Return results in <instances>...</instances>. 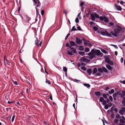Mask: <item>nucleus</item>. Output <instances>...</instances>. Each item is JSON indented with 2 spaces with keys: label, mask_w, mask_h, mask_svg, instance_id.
Listing matches in <instances>:
<instances>
[{
  "label": "nucleus",
  "mask_w": 125,
  "mask_h": 125,
  "mask_svg": "<svg viewBox=\"0 0 125 125\" xmlns=\"http://www.w3.org/2000/svg\"><path fill=\"white\" fill-rule=\"evenodd\" d=\"M124 112L123 111L120 110L119 112V113L121 115H123L124 114Z\"/></svg>",
  "instance_id": "72a5a7b5"
},
{
  "label": "nucleus",
  "mask_w": 125,
  "mask_h": 125,
  "mask_svg": "<svg viewBox=\"0 0 125 125\" xmlns=\"http://www.w3.org/2000/svg\"><path fill=\"white\" fill-rule=\"evenodd\" d=\"M94 30L95 31H96L98 29V28L94 26L93 28Z\"/></svg>",
  "instance_id": "79ce46f5"
},
{
  "label": "nucleus",
  "mask_w": 125,
  "mask_h": 125,
  "mask_svg": "<svg viewBox=\"0 0 125 125\" xmlns=\"http://www.w3.org/2000/svg\"><path fill=\"white\" fill-rule=\"evenodd\" d=\"M68 12V11L66 10H65L64 11V13L65 14V15H66L67 13Z\"/></svg>",
  "instance_id": "5fc2aeb1"
},
{
  "label": "nucleus",
  "mask_w": 125,
  "mask_h": 125,
  "mask_svg": "<svg viewBox=\"0 0 125 125\" xmlns=\"http://www.w3.org/2000/svg\"><path fill=\"white\" fill-rule=\"evenodd\" d=\"M88 55L89 56V58L90 59H92L95 57V55L94 53L93 52H89L88 54Z\"/></svg>",
  "instance_id": "39448f33"
},
{
  "label": "nucleus",
  "mask_w": 125,
  "mask_h": 125,
  "mask_svg": "<svg viewBox=\"0 0 125 125\" xmlns=\"http://www.w3.org/2000/svg\"><path fill=\"white\" fill-rule=\"evenodd\" d=\"M41 14L42 15H44V11L43 10H41Z\"/></svg>",
  "instance_id": "3c124183"
},
{
  "label": "nucleus",
  "mask_w": 125,
  "mask_h": 125,
  "mask_svg": "<svg viewBox=\"0 0 125 125\" xmlns=\"http://www.w3.org/2000/svg\"><path fill=\"white\" fill-rule=\"evenodd\" d=\"M94 14V15H95V18L96 17L97 18H99V15H98L96 13V14Z\"/></svg>",
  "instance_id": "c9c22d12"
},
{
  "label": "nucleus",
  "mask_w": 125,
  "mask_h": 125,
  "mask_svg": "<svg viewBox=\"0 0 125 125\" xmlns=\"http://www.w3.org/2000/svg\"><path fill=\"white\" fill-rule=\"evenodd\" d=\"M104 100V98L102 97H101L100 98L99 101L100 102H102Z\"/></svg>",
  "instance_id": "cd10ccee"
},
{
  "label": "nucleus",
  "mask_w": 125,
  "mask_h": 125,
  "mask_svg": "<svg viewBox=\"0 0 125 125\" xmlns=\"http://www.w3.org/2000/svg\"><path fill=\"white\" fill-rule=\"evenodd\" d=\"M87 73L89 75H90L92 73V70L90 69H89L87 70Z\"/></svg>",
  "instance_id": "a211bd4d"
},
{
  "label": "nucleus",
  "mask_w": 125,
  "mask_h": 125,
  "mask_svg": "<svg viewBox=\"0 0 125 125\" xmlns=\"http://www.w3.org/2000/svg\"><path fill=\"white\" fill-rule=\"evenodd\" d=\"M95 94L96 96H99L101 95V93L99 92H96L95 93Z\"/></svg>",
  "instance_id": "f8f14e48"
},
{
  "label": "nucleus",
  "mask_w": 125,
  "mask_h": 125,
  "mask_svg": "<svg viewBox=\"0 0 125 125\" xmlns=\"http://www.w3.org/2000/svg\"><path fill=\"white\" fill-rule=\"evenodd\" d=\"M103 72V71L105 72H108V70L105 67H103L102 68Z\"/></svg>",
  "instance_id": "412c9836"
},
{
  "label": "nucleus",
  "mask_w": 125,
  "mask_h": 125,
  "mask_svg": "<svg viewBox=\"0 0 125 125\" xmlns=\"http://www.w3.org/2000/svg\"><path fill=\"white\" fill-rule=\"evenodd\" d=\"M81 62H90V60L84 57H82L80 60Z\"/></svg>",
  "instance_id": "423d86ee"
},
{
  "label": "nucleus",
  "mask_w": 125,
  "mask_h": 125,
  "mask_svg": "<svg viewBox=\"0 0 125 125\" xmlns=\"http://www.w3.org/2000/svg\"><path fill=\"white\" fill-rule=\"evenodd\" d=\"M38 42V41L37 40L36 41H35V44L36 45H38V47L39 46V45L37 44V43Z\"/></svg>",
  "instance_id": "de8ad7c7"
},
{
  "label": "nucleus",
  "mask_w": 125,
  "mask_h": 125,
  "mask_svg": "<svg viewBox=\"0 0 125 125\" xmlns=\"http://www.w3.org/2000/svg\"><path fill=\"white\" fill-rule=\"evenodd\" d=\"M88 45L89 47H91L92 46V44L90 43H88Z\"/></svg>",
  "instance_id": "13d9d810"
},
{
  "label": "nucleus",
  "mask_w": 125,
  "mask_h": 125,
  "mask_svg": "<svg viewBox=\"0 0 125 125\" xmlns=\"http://www.w3.org/2000/svg\"><path fill=\"white\" fill-rule=\"evenodd\" d=\"M118 122V120L117 119H115L114 120V122L116 123H117Z\"/></svg>",
  "instance_id": "603ef678"
},
{
  "label": "nucleus",
  "mask_w": 125,
  "mask_h": 125,
  "mask_svg": "<svg viewBox=\"0 0 125 125\" xmlns=\"http://www.w3.org/2000/svg\"><path fill=\"white\" fill-rule=\"evenodd\" d=\"M45 82L46 83L48 84H50L51 83L50 82V81L49 80H48L46 78V81H45Z\"/></svg>",
  "instance_id": "b1692460"
},
{
  "label": "nucleus",
  "mask_w": 125,
  "mask_h": 125,
  "mask_svg": "<svg viewBox=\"0 0 125 125\" xmlns=\"http://www.w3.org/2000/svg\"><path fill=\"white\" fill-rule=\"evenodd\" d=\"M105 62L107 63L110 64L111 65H112L113 64V62L108 59H106L105 60Z\"/></svg>",
  "instance_id": "9d476101"
},
{
  "label": "nucleus",
  "mask_w": 125,
  "mask_h": 125,
  "mask_svg": "<svg viewBox=\"0 0 125 125\" xmlns=\"http://www.w3.org/2000/svg\"><path fill=\"white\" fill-rule=\"evenodd\" d=\"M69 35H70V34L69 33H68L67 34V36H66V37L65 38V40H66L67 39V38L69 36Z\"/></svg>",
  "instance_id": "a18cd8bd"
},
{
  "label": "nucleus",
  "mask_w": 125,
  "mask_h": 125,
  "mask_svg": "<svg viewBox=\"0 0 125 125\" xmlns=\"http://www.w3.org/2000/svg\"><path fill=\"white\" fill-rule=\"evenodd\" d=\"M116 118H121L120 115L118 114H117L116 116Z\"/></svg>",
  "instance_id": "c756f323"
},
{
  "label": "nucleus",
  "mask_w": 125,
  "mask_h": 125,
  "mask_svg": "<svg viewBox=\"0 0 125 125\" xmlns=\"http://www.w3.org/2000/svg\"><path fill=\"white\" fill-rule=\"evenodd\" d=\"M76 30H77V29H76L75 28V26H73L72 27V28L71 29V31H76Z\"/></svg>",
  "instance_id": "e433bc0d"
},
{
  "label": "nucleus",
  "mask_w": 125,
  "mask_h": 125,
  "mask_svg": "<svg viewBox=\"0 0 125 125\" xmlns=\"http://www.w3.org/2000/svg\"><path fill=\"white\" fill-rule=\"evenodd\" d=\"M103 96L105 98H106L107 97V96L106 94H104L103 95Z\"/></svg>",
  "instance_id": "864d4df0"
},
{
  "label": "nucleus",
  "mask_w": 125,
  "mask_h": 125,
  "mask_svg": "<svg viewBox=\"0 0 125 125\" xmlns=\"http://www.w3.org/2000/svg\"><path fill=\"white\" fill-rule=\"evenodd\" d=\"M67 53L69 55H73V53L71 52L70 51L68 50L67 51Z\"/></svg>",
  "instance_id": "bb28decb"
},
{
  "label": "nucleus",
  "mask_w": 125,
  "mask_h": 125,
  "mask_svg": "<svg viewBox=\"0 0 125 125\" xmlns=\"http://www.w3.org/2000/svg\"><path fill=\"white\" fill-rule=\"evenodd\" d=\"M97 71V68H94L93 70V73L94 74H95Z\"/></svg>",
  "instance_id": "393cba45"
},
{
  "label": "nucleus",
  "mask_w": 125,
  "mask_h": 125,
  "mask_svg": "<svg viewBox=\"0 0 125 125\" xmlns=\"http://www.w3.org/2000/svg\"><path fill=\"white\" fill-rule=\"evenodd\" d=\"M79 54L82 56L84 55L85 54V52H79Z\"/></svg>",
  "instance_id": "4be33fe9"
},
{
  "label": "nucleus",
  "mask_w": 125,
  "mask_h": 125,
  "mask_svg": "<svg viewBox=\"0 0 125 125\" xmlns=\"http://www.w3.org/2000/svg\"><path fill=\"white\" fill-rule=\"evenodd\" d=\"M70 44L71 45V46H74L75 45V43L73 41H71L70 42Z\"/></svg>",
  "instance_id": "dca6fc26"
},
{
  "label": "nucleus",
  "mask_w": 125,
  "mask_h": 125,
  "mask_svg": "<svg viewBox=\"0 0 125 125\" xmlns=\"http://www.w3.org/2000/svg\"><path fill=\"white\" fill-rule=\"evenodd\" d=\"M102 34L103 35H106L107 36L111 37H112V35L110 33H109L107 31H105V32H103Z\"/></svg>",
  "instance_id": "1a4fd4ad"
},
{
  "label": "nucleus",
  "mask_w": 125,
  "mask_h": 125,
  "mask_svg": "<svg viewBox=\"0 0 125 125\" xmlns=\"http://www.w3.org/2000/svg\"><path fill=\"white\" fill-rule=\"evenodd\" d=\"M100 20L102 21H104L106 23L107 22H108L109 20L108 18L104 16H101L99 17Z\"/></svg>",
  "instance_id": "20e7f679"
},
{
  "label": "nucleus",
  "mask_w": 125,
  "mask_h": 125,
  "mask_svg": "<svg viewBox=\"0 0 125 125\" xmlns=\"http://www.w3.org/2000/svg\"><path fill=\"white\" fill-rule=\"evenodd\" d=\"M91 52H93L95 55L96 54L97 56L100 55L101 53H102L100 51L98 50H94L93 49L91 50Z\"/></svg>",
  "instance_id": "f03ea898"
},
{
  "label": "nucleus",
  "mask_w": 125,
  "mask_h": 125,
  "mask_svg": "<svg viewBox=\"0 0 125 125\" xmlns=\"http://www.w3.org/2000/svg\"><path fill=\"white\" fill-rule=\"evenodd\" d=\"M94 22L93 21H91L90 22V25H92L93 24H94Z\"/></svg>",
  "instance_id": "052dcab7"
},
{
  "label": "nucleus",
  "mask_w": 125,
  "mask_h": 125,
  "mask_svg": "<svg viewBox=\"0 0 125 125\" xmlns=\"http://www.w3.org/2000/svg\"><path fill=\"white\" fill-rule=\"evenodd\" d=\"M114 25V23L112 22H111L109 23L108 24V26L109 27H111L113 26Z\"/></svg>",
  "instance_id": "aec40b11"
},
{
  "label": "nucleus",
  "mask_w": 125,
  "mask_h": 125,
  "mask_svg": "<svg viewBox=\"0 0 125 125\" xmlns=\"http://www.w3.org/2000/svg\"><path fill=\"white\" fill-rule=\"evenodd\" d=\"M89 49L88 48H87L85 49V51L86 52H89Z\"/></svg>",
  "instance_id": "58836bf2"
},
{
  "label": "nucleus",
  "mask_w": 125,
  "mask_h": 125,
  "mask_svg": "<svg viewBox=\"0 0 125 125\" xmlns=\"http://www.w3.org/2000/svg\"><path fill=\"white\" fill-rule=\"evenodd\" d=\"M115 55L116 56H117V55L118 52L117 51H115Z\"/></svg>",
  "instance_id": "0e129e2a"
},
{
  "label": "nucleus",
  "mask_w": 125,
  "mask_h": 125,
  "mask_svg": "<svg viewBox=\"0 0 125 125\" xmlns=\"http://www.w3.org/2000/svg\"><path fill=\"white\" fill-rule=\"evenodd\" d=\"M116 8L117 10H122V8L120 6H116Z\"/></svg>",
  "instance_id": "6ab92c4d"
},
{
  "label": "nucleus",
  "mask_w": 125,
  "mask_h": 125,
  "mask_svg": "<svg viewBox=\"0 0 125 125\" xmlns=\"http://www.w3.org/2000/svg\"><path fill=\"white\" fill-rule=\"evenodd\" d=\"M84 4V3L83 2H81L80 4V6H82Z\"/></svg>",
  "instance_id": "680f3d73"
},
{
  "label": "nucleus",
  "mask_w": 125,
  "mask_h": 125,
  "mask_svg": "<svg viewBox=\"0 0 125 125\" xmlns=\"http://www.w3.org/2000/svg\"><path fill=\"white\" fill-rule=\"evenodd\" d=\"M15 117V115H13L12 116V118L11 119V121L12 122H13L14 121Z\"/></svg>",
  "instance_id": "c03bdc74"
},
{
  "label": "nucleus",
  "mask_w": 125,
  "mask_h": 125,
  "mask_svg": "<svg viewBox=\"0 0 125 125\" xmlns=\"http://www.w3.org/2000/svg\"><path fill=\"white\" fill-rule=\"evenodd\" d=\"M109 89V87H106L105 88V90L106 91H107Z\"/></svg>",
  "instance_id": "774afa93"
},
{
  "label": "nucleus",
  "mask_w": 125,
  "mask_h": 125,
  "mask_svg": "<svg viewBox=\"0 0 125 125\" xmlns=\"http://www.w3.org/2000/svg\"><path fill=\"white\" fill-rule=\"evenodd\" d=\"M89 42L88 41H86L84 42V45L86 46L88 45V43Z\"/></svg>",
  "instance_id": "ea45409f"
},
{
  "label": "nucleus",
  "mask_w": 125,
  "mask_h": 125,
  "mask_svg": "<svg viewBox=\"0 0 125 125\" xmlns=\"http://www.w3.org/2000/svg\"><path fill=\"white\" fill-rule=\"evenodd\" d=\"M84 86H86L87 88L90 87V85L88 84H84Z\"/></svg>",
  "instance_id": "f704fd0d"
},
{
  "label": "nucleus",
  "mask_w": 125,
  "mask_h": 125,
  "mask_svg": "<svg viewBox=\"0 0 125 125\" xmlns=\"http://www.w3.org/2000/svg\"><path fill=\"white\" fill-rule=\"evenodd\" d=\"M103 104L104 105V108L105 109H107L108 108L109 106L108 104H106V101L105 100H104L103 102Z\"/></svg>",
  "instance_id": "0eeeda50"
},
{
  "label": "nucleus",
  "mask_w": 125,
  "mask_h": 125,
  "mask_svg": "<svg viewBox=\"0 0 125 125\" xmlns=\"http://www.w3.org/2000/svg\"><path fill=\"white\" fill-rule=\"evenodd\" d=\"M22 19L25 22H29V21L30 20L31 18L28 16H25L22 17Z\"/></svg>",
  "instance_id": "7ed1b4c3"
},
{
  "label": "nucleus",
  "mask_w": 125,
  "mask_h": 125,
  "mask_svg": "<svg viewBox=\"0 0 125 125\" xmlns=\"http://www.w3.org/2000/svg\"><path fill=\"white\" fill-rule=\"evenodd\" d=\"M50 98L51 100H52V96L51 95L50 96Z\"/></svg>",
  "instance_id": "338daca9"
},
{
  "label": "nucleus",
  "mask_w": 125,
  "mask_h": 125,
  "mask_svg": "<svg viewBox=\"0 0 125 125\" xmlns=\"http://www.w3.org/2000/svg\"><path fill=\"white\" fill-rule=\"evenodd\" d=\"M98 71L100 72H103L102 68H99L98 69Z\"/></svg>",
  "instance_id": "2f4dec72"
},
{
  "label": "nucleus",
  "mask_w": 125,
  "mask_h": 125,
  "mask_svg": "<svg viewBox=\"0 0 125 125\" xmlns=\"http://www.w3.org/2000/svg\"><path fill=\"white\" fill-rule=\"evenodd\" d=\"M115 106L114 105H113L111 108L110 111L111 112H112L114 110V109Z\"/></svg>",
  "instance_id": "7c9ffc66"
},
{
  "label": "nucleus",
  "mask_w": 125,
  "mask_h": 125,
  "mask_svg": "<svg viewBox=\"0 0 125 125\" xmlns=\"http://www.w3.org/2000/svg\"><path fill=\"white\" fill-rule=\"evenodd\" d=\"M79 21V20L77 18H76L75 20V22L76 23H77Z\"/></svg>",
  "instance_id": "8fccbe9b"
},
{
  "label": "nucleus",
  "mask_w": 125,
  "mask_h": 125,
  "mask_svg": "<svg viewBox=\"0 0 125 125\" xmlns=\"http://www.w3.org/2000/svg\"><path fill=\"white\" fill-rule=\"evenodd\" d=\"M111 45L114 46L115 48L118 49V47H117V45L113 44H111Z\"/></svg>",
  "instance_id": "a19ab883"
},
{
  "label": "nucleus",
  "mask_w": 125,
  "mask_h": 125,
  "mask_svg": "<svg viewBox=\"0 0 125 125\" xmlns=\"http://www.w3.org/2000/svg\"><path fill=\"white\" fill-rule=\"evenodd\" d=\"M122 93L123 96H125V91H123Z\"/></svg>",
  "instance_id": "e2e57ef3"
},
{
  "label": "nucleus",
  "mask_w": 125,
  "mask_h": 125,
  "mask_svg": "<svg viewBox=\"0 0 125 125\" xmlns=\"http://www.w3.org/2000/svg\"><path fill=\"white\" fill-rule=\"evenodd\" d=\"M106 68L109 70H111L112 69V67L109 65H106Z\"/></svg>",
  "instance_id": "2eb2a0df"
},
{
  "label": "nucleus",
  "mask_w": 125,
  "mask_h": 125,
  "mask_svg": "<svg viewBox=\"0 0 125 125\" xmlns=\"http://www.w3.org/2000/svg\"><path fill=\"white\" fill-rule=\"evenodd\" d=\"M109 102H110V101H109V100L108 99H107V100H106V102L107 103H109L108 106L110 107H111L112 106V103H109Z\"/></svg>",
  "instance_id": "4468645a"
},
{
  "label": "nucleus",
  "mask_w": 125,
  "mask_h": 125,
  "mask_svg": "<svg viewBox=\"0 0 125 125\" xmlns=\"http://www.w3.org/2000/svg\"><path fill=\"white\" fill-rule=\"evenodd\" d=\"M123 58H121L120 59V62L121 63L123 62Z\"/></svg>",
  "instance_id": "4d7b16f0"
},
{
  "label": "nucleus",
  "mask_w": 125,
  "mask_h": 125,
  "mask_svg": "<svg viewBox=\"0 0 125 125\" xmlns=\"http://www.w3.org/2000/svg\"><path fill=\"white\" fill-rule=\"evenodd\" d=\"M78 49L79 50L82 51L84 50V48L83 46H80L78 47Z\"/></svg>",
  "instance_id": "f3484780"
},
{
  "label": "nucleus",
  "mask_w": 125,
  "mask_h": 125,
  "mask_svg": "<svg viewBox=\"0 0 125 125\" xmlns=\"http://www.w3.org/2000/svg\"><path fill=\"white\" fill-rule=\"evenodd\" d=\"M81 69L83 71H85L86 70V68L84 66H82L81 67Z\"/></svg>",
  "instance_id": "c85d7f7f"
},
{
  "label": "nucleus",
  "mask_w": 125,
  "mask_h": 125,
  "mask_svg": "<svg viewBox=\"0 0 125 125\" xmlns=\"http://www.w3.org/2000/svg\"><path fill=\"white\" fill-rule=\"evenodd\" d=\"M91 19L93 21H94L95 19V16L94 14H91Z\"/></svg>",
  "instance_id": "ddd939ff"
},
{
  "label": "nucleus",
  "mask_w": 125,
  "mask_h": 125,
  "mask_svg": "<svg viewBox=\"0 0 125 125\" xmlns=\"http://www.w3.org/2000/svg\"><path fill=\"white\" fill-rule=\"evenodd\" d=\"M63 71L65 72H66L67 70V68L64 66L63 67Z\"/></svg>",
  "instance_id": "4c0bfd02"
},
{
  "label": "nucleus",
  "mask_w": 125,
  "mask_h": 125,
  "mask_svg": "<svg viewBox=\"0 0 125 125\" xmlns=\"http://www.w3.org/2000/svg\"><path fill=\"white\" fill-rule=\"evenodd\" d=\"M81 65H82V66H85L86 65V64H85V63L83 62H81Z\"/></svg>",
  "instance_id": "49530a36"
},
{
  "label": "nucleus",
  "mask_w": 125,
  "mask_h": 125,
  "mask_svg": "<svg viewBox=\"0 0 125 125\" xmlns=\"http://www.w3.org/2000/svg\"><path fill=\"white\" fill-rule=\"evenodd\" d=\"M120 122L121 123L124 124L125 123V120L123 119H120Z\"/></svg>",
  "instance_id": "a878e982"
},
{
  "label": "nucleus",
  "mask_w": 125,
  "mask_h": 125,
  "mask_svg": "<svg viewBox=\"0 0 125 125\" xmlns=\"http://www.w3.org/2000/svg\"><path fill=\"white\" fill-rule=\"evenodd\" d=\"M101 51L102 52L106 54L107 53V52L105 50H104L103 49H102L101 50Z\"/></svg>",
  "instance_id": "473e14b6"
},
{
  "label": "nucleus",
  "mask_w": 125,
  "mask_h": 125,
  "mask_svg": "<svg viewBox=\"0 0 125 125\" xmlns=\"http://www.w3.org/2000/svg\"><path fill=\"white\" fill-rule=\"evenodd\" d=\"M121 30V27L120 26L117 27L116 28L114 29L115 32L113 31H111V33L113 36L116 37L117 36V33H119Z\"/></svg>",
  "instance_id": "f257e3e1"
},
{
  "label": "nucleus",
  "mask_w": 125,
  "mask_h": 125,
  "mask_svg": "<svg viewBox=\"0 0 125 125\" xmlns=\"http://www.w3.org/2000/svg\"><path fill=\"white\" fill-rule=\"evenodd\" d=\"M115 92L114 90L113 89H112L110 91L108 92L110 94H112L113 93Z\"/></svg>",
  "instance_id": "5701e85b"
},
{
  "label": "nucleus",
  "mask_w": 125,
  "mask_h": 125,
  "mask_svg": "<svg viewBox=\"0 0 125 125\" xmlns=\"http://www.w3.org/2000/svg\"><path fill=\"white\" fill-rule=\"evenodd\" d=\"M37 3H38V5H36V6L37 7H38L39 6H40V5L41 4H40V2H39V1L37 2Z\"/></svg>",
  "instance_id": "6e6d98bb"
},
{
  "label": "nucleus",
  "mask_w": 125,
  "mask_h": 125,
  "mask_svg": "<svg viewBox=\"0 0 125 125\" xmlns=\"http://www.w3.org/2000/svg\"><path fill=\"white\" fill-rule=\"evenodd\" d=\"M77 29L79 30L80 31L81 30V28L79 26H78L77 27Z\"/></svg>",
  "instance_id": "bf43d9fd"
},
{
  "label": "nucleus",
  "mask_w": 125,
  "mask_h": 125,
  "mask_svg": "<svg viewBox=\"0 0 125 125\" xmlns=\"http://www.w3.org/2000/svg\"><path fill=\"white\" fill-rule=\"evenodd\" d=\"M109 99L110 100L111 102H112L113 101V99L112 97L111 96H110L109 97Z\"/></svg>",
  "instance_id": "37998d69"
},
{
  "label": "nucleus",
  "mask_w": 125,
  "mask_h": 125,
  "mask_svg": "<svg viewBox=\"0 0 125 125\" xmlns=\"http://www.w3.org/2000/svg\"><path fill=\"white\" fill-rule=\"evenodd\" d=\"M117 109L116 108H115L114 110L115 112H117Z\"/></svg>",
  "instance_id": "69168bd1"
},
{
  "label": "nucleus",
  "mask_w": 125,
  "mask_h": 125,
  "mask_svg": "<svg viewBox=\"0 0 125 125\" xmlns=\"http://www.w3.org/2000/svg\"><path fill=\"white\" fill-rule=\"evenodd\" d=\"M75 41L76 43L78 44H80L82 43V41L77 38H76Z\"/></svg>",
  "instance_id": "6e6552de"
},
{
  "label": "nucleus",
  "mask_w": 125,
  "mask_h": 125,
  "mask_svg": "<svg viewBox=\"0 0 125 125\" xmlns=\"http://www.w3.org/2000/svg\"><path fill=\"white\" fill-rule=\"evenodd\" d=\"M121 110L124 112H125V108L124 107H122Z\"/></svg>",
  "instance_id": "09e8293b"
},
{
  "label": "nucleus",
  "mask_w": 125,
  "mask_h": 125,
  "mask_svg": "<svg viewBox=\"0 0 125 125\" xmlns=\"http://www.w3.org/2000/svg\"><path fill=\"white\" fill-rule=\"evenodd\" d=\"M69 48L71 49V51L72 52H73L74 53H76V50L73 47H72L71 46H70Z\"/></svg>",
  "instance_id": "9b49d317"
}]
</instances>
